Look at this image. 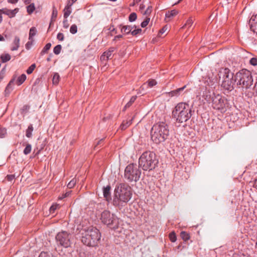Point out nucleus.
<instances>
[{
	"mask_svg": "<svg viewBox=\"0 0 257 257\" xmlns=\"http://www.w3.org/2000/svg\"><path fill=\"white\" fill-rule=\"evenodd\" d=\"M212 106L214 109L223 110L226 104V99L220 94L213 93L212 97Z\"/></svg>",
	"mask_w": 257,
	"mask_h": 257,
	"instance_id": "9d476101",
	"label": "nucleus"
},
{
	"mask_svg": "<svg viewBox=\"0 0 257 257\" xmlns=\"http://www.w3.org/2000/svg\"><path fill=\"white\" fill-rule=\"evenodd\" d=\"M33 126L32 124L29 125L27 130H26V136L27 138H31L32 136V132L33 131Z\"/></svg>",
	"mask_w": 257,
	"mask_h": 257,
	"instance_id": "a878e982",
	"label": "nucleus"
},
{
	"mask_svg": "<svg viewBox=\"0 0 257 257\" xmlns=\"http://www.w3.org/2000/svg\"><path fill=\"white\" fill-rule=\"evenodd\" d=\"M132 196L131 187L127 184L120 183L114 189L111 203L120 210L126 205Z\"/></svg>",
	"mask_w": 257,
	"mask_h": 257,
	"instance_id": "f257e3e1",
	"label": "nucleus"
},
{
	"mask_svg": "<svg viewBox=\"0 0 257 257\" xmlns=\"http://www.w3.org/2000/svg\"><path fill=\"white\" fill-rule=\"evenodd\" d=\"M31 2V0H25V3L27 5V4H29Z\"/></svg>",
	"mask_w": 257,
	"mask_h": 257,
	"instance_id": "338daca9",
	"label": "nucleus"
},
{
	"mask_svg": "<svg viewBox=\"0 0 257 257\" xmlns=\"http://www.w3.org/2000/svg\"><path fill=\"white\" fill-rule=\"evenodd\" d=\"M232 257H247V256H246L245 255H243L242 256H240L238 254L234 253L233 254Z\"/></svg>",
	"mask_w": 257,
	"mask_h": 257,
	"instance_id": "0e129e2a",
	"label": "nucleus"
},
{
	"mask_svg": "<svg viewBox=\"0 0 257 257\" xmlns=\"http://www.w3.org/2000/svg\"><path fill=\"white\" fill-rule=\"evenodd\" d=\"M39 257H48V253L47 251H42Z\"/></svg>",
	"mask_w": 257,
	"mask_h": 257,
	"instance_id": "49530a36",
	"label": "nucleus"
},
{
	"mask_svg": "<svg viewBox=\"0 0 257 257\" xmlns=\"http://www.w3.org/2000/svg\"><path fill=\"white\" fill-rule=\"evenodd\" d=\"M7 134V130L5 128L0 126V138H4Z\"/></svg>",
	"mask_w": 257,
	"mask_h": 257,
	"instance_id": "58836bf2",
	"label": "nucleus"
},
{
	"mask_svg": "<svg viewBox=\"0 0 257 257\" xmlns=\"http://www.w3.org/2000/svg\"><path fill=\"white\" fill-rule=\"evenodd\" d=\"M100 219L102 223L107 226L113 225L116 226L118 224L117 217L114 214L111 213L108 210H104L101 213Z\"/></svg>",
	"mask_w": 257,
	"mask_h": 257,
	"instance_id": "1a4fd4ad",
	"label": "nucleus"
},
{
	"mask_svg": "<svg viewBox=\"0 0 257 257\" xmlns=\"http://www.w3.org/2000/svg\"><path fill=\"white\" fill-rule=\"evenodd\" d=\"M19 0H8L9 3L16 4L18 2Z\"/></svg>",
	"mask_w": 257,
	"mask_h": 257,
	"instance_id": "bf43d9fd",
	"label": "nucleus"
},
{
	"mask_svg": "<svg viewBox=\"0 0 257 257\" xmlns=\"http://www.w3.org/2000/svg\"><path fill=\"white\" fill-rule=\"evenodd\" d=\"M60 79V76L57 73L54 74L52 78V83L54 85H57L58 84Z\"/></svg>",
	"mask_w": 257,
	"mask_h": 257,
	"instance_id": "cd10ccee",
	"label": "nucleus"
},
{
	"mask_svg": "<svg viewBox=\"0 0 257 257\" xmlns=\"http://www.w3.org/2000/svg\"><path fill=\"white\" fill-rule=\"evenodd\" d=\"M169 135L168 125L164 122L155 124L152 127L151 136L152 140L156 144L164 142Z\"/></svg>",
	"mask_w": 257,
	"mask_h": 257,
	"instance_id": "f03ea898",
	"label": "nucleus"
},
{
	"mask_svg": "<svg viewBox=\"0 0 257 257\" xmlns=\"http://www.w3.org/2000/svg\"><path fill=\"white\" fill-rule=\"evenodd\" d=\"M76 183V180L75 179H73L71 180L67 184V187L69 188H72Z\"/></svg>",
	"mask_w": 257,
	"mask_h": 257,
	"instance_id": "ea45409f",
	"label": "nucleus"
},
{
	"mask_svg": "<svg viewBox=\"0 0 257 257\" xmlns=\"http://www.w3.org/2000/svg\"><path fill=\"white\" fill-rule=\"evenodd\" d=\"M14 81H15V79L13 78L12 79L9 83V84H8L7 87H6V89H8L9 88H11V85H13L14 84Z\"/></svg>",
	"mask_w": 257,
	"mask_h": 257,
	"instance_id": "603ef678",
	"label": "nucleus"
},
{
	"mask_svg": "<svg viewBox=\"0 0 257 257\" xmlns=\"http://www.w3.org/2000/svg\"><path fill=\"white\" fill-rule=\"evenodd\" d=\"M61 49V46L60 45H57L54 47L53 52L56 55H58L59 54H60Z\"/></svg>",
	"mask_w": 257,
	"mask_h": 257,
	"instance_id": "f704fd0d",
	"label": "nucleus"
},
{
	"mask_svg": "<svg viewBox=\"0 0 257 257\" xmlns=\"http://www.w3.org/2000/svg\"><path fill=\"white\" fill-rule=\"evenodd\" d=\"M111 187L110 185H107L106 187L103 188V195L105 200L109 202L112 201V199L111 198L110 194Z\"/></svg>",
	"mask_w": 257,
	"mask_h": 257,
	"instance_id": "f8f14e48",
	"label": "nucleus"
},
{
	"mask_svg": "<svg viewBox=\"0 0 257 257\" xmlns=\"http://www.w3.org/2000/svg\"><path fill=\"white\" fill-rule=\"evenodd\" d=\"M81 235L82 242L89 246H96L101 238L99 230L93 226L83 229Z\"/></svg>",
	"mask_w": 257,
	"mask_h": 257,
	"instance_id": "7ed1b4c3",
	"label": "nucleus"
},
{
	"mask_svg": "<svg viewBox=\"0 0 257 257\" xmlns=\"http://www.w3.org/2000/svg\"><path fill=\"white\" fill-rule=\"evenodd\" d=\"M109 30L111 32H113L114 33V34H116L117 33V31L116 30H115V29L114 28V26L112 25L111 26H110V27L109 28Z\"/></svg>",
	"mask_w": 257,
	"mask_h": 257,
	"instance_id": "5fc2aeb1",
	"label": "nucleus"
},
{
	"mask_svg": "<svg viewBox=\"0 0 257 257\" xmlns=\"http://www.w3.org/2000/svg\"><path fill=\"white\" fill-rule=\"evenodd\" d=\"M167 30V28L165 27H163L160 31V33H161V34H163Z\"/></svg>",
	"mask_w": 257,
	"mask_h": 257,
	"instance_id": "e2e57ef3",
	"label": "nucleus"
},
{
	"mask_svg": "<svg viewBox=\"0 0 257 257\" xmlns=\"http://www.w3.org/2000/svg\"><path fill=\"white\" fill-rule=\"evenodd\" d=\"M152 10V6L148 7L146 11L145 12V15H149L151 13Z\"/></svg>",
	"mask_w": 257,
	"mask_h": 257,
	"instance_id": "09e8293b",
	"label": "nucleus"
},
{
	"mask_svg": "<svg viewBox=\"0 0 257 257\" xmlns=\"http://www.w3.org/2000/svg\"><path fill=\"white\" fill-rule=\"evenodd\" d=\"M178 14V11L176 10H173L171 11H168L166 13V18L165 20L167 22H169L170 21L171 19L175 16H176Z\"/></svg>",
	"mask_w": 257,
	"mask_h": 257,
	"instance_id": "f3484780",
	"label": "nucleus"
},
{
	"mask_svg": "<svg viewBox=\"0 0 257 257\" xmlns=\"http://www.w3.org/2000/svg\"><path fill=\"white\" fill-rule=\"evenodd\" d=\"M158 163L156 154L151 151H146L140 156L139 167L145 171H150L155 168Z\"/></svg>",
	"mask_w": 257,
	"mask_h": 257,
	"instance_id": "39448f33",
	"label": "nucleus"
},
{
	"mask_svg": "<svg viewBox=\"0 0 257 257\" xmlns=\"http://www.w3.org/2000/svg\"><path fill=\"white\" fill-rule=\"evenodd\" d=\"M48 50V44H46L44 47V48H43V50L42 51L41 54L42 55L45 54V53H46L47 52Z\"/></svg>",
	"mask_w": 257,
	"mask_h": 257,
	"instance_id": "8fccbe9b",
	"label": "nucleus"
},
{
	"mask_svg": "<svg viewBox=\"0 0 257 257\" xmlns=\"http://www.w3.org/2000/svg\"><path fill=\"white\" fill-rule=\"evenodd\" d=\"M193 20L192 17H190L185 23V25L182 27L184 28H190L193 24Z\"/></svg>",
	"mask_w": 257,
	"mask_h": 257,
	"instance_id": "c85d7f7f",
	"label": "nucleus"
},
{
	"mask_svg": "<svg viewBox=\"0 0 257 257\" xmlns=\"http://www.w3.org/2000/svg\"><path fill=\"white\" fill-rule=\"evenodd\" d=\"M141 175V171L139 169V166L136 164H130L125 169L124 178L130 182H136L139 180Z\"/></svg>",
	"mask_w": 257,
	"mask_h": 257,
	"instance_id": "6e6552de",
	"label": "nucleus"
},
{
	"mask_svg": "<svg viewBox=\"0 0 257 257\" xmlns=\"http://www.w3.org/2000/svg\"><path fill=\"white\" fill-rule=\"evenodd\" d=\"M4 14L8 16L10 18H13L15 16L16 14L18 12L19 9L16 8L13 10H9L7 9H2Z\"/></svg>",
	"mask_w": 257,
	"mask_h": 257,
	"instance_id": "dca6fc26",
	"label": "nucleus"
},
{
	"mask_svg": "<svg viewBox=\"0 0 257 257\" xmlns=\"http://www.w3.org/2000/svg\"><path fill=\"white\" fill-rule=\"evenodd\" d=\"M121 38H122V35H118L115 36L114 37V39H113V41H116L117 39H120Z\"/></svg>",
	"mask_w": 257,
	"mask_h": 257,
	"instance_id": "4d7b16f0",
	"label": "nucleus"
},
{
	"mask_svg": "<svg viewBox=\"0 0 257 257\" xmlns=\"http://www.w3.org/2000/svg\"><path fill=\"white\" fill-rule=\"evenodd\" d=\"M37 32V30L35 27H32L30 30L29 32V40L33 39V37L35 36Z\"/></svg>",
	"mask_w": 257,
	"mask_h": 257,
	"instance_id": "7c9ffc66",
	"label": "nucleus"
},
{
	"mask_svg": "<svg viewBox=\"0 0 257 257\" xmlns=\"http://www.w3.org/2000/svg\"><path fill=\"white\" fill-rule=\"evenodd\" d=\"M77 32V27L76 25L73 24L72 25L70 28V32L72 34H75Z\"/></svg>",
	"mask_w": 257,
	"mask_h": 257,
	"instance_id": "4c0bfd02",
	"label": "nucleus"
},
{
	"mask_svg": "<svg viewBox=\"0 0 257 257\" xmlns=\"http://www.w3.org/2000/svg\"><path fill=\"white\" fill-rule=\"evenodd\" d=\"M36 65L35 64H32L27 70L26 72L28 74L32 73L34 69L36 68Z\"/></svg>",
	"mask_w": 257,
	"mask_h": 257,
	"instance_id": "c9c22d12",
	"label": "nucleus"
},
{
	"mask_svg": "<svg viewBox=\"0 0 257 257\" xmlns=\"http://www.w3.org/2000/svg\"><path fill=\"white\" fill-rule=\"evenodd\" d=\"M0 58L2 62L4 63L10 61L11 58V56L9 54L4 53L1 55Z\"/></svg>",
	"mask_w": 257,
	"mask_h": 257,
	"instance_id": "4be33fe9",
	"label": "nucleus"
},
{
	"mask_svg": "<svg viewBox=\"0 0 257 257\" xmlns=\"http://www.w3.org/2000/svg\"><path fill=\"white\" fill-rule=\"evenodd\" d=\"M60 208V205L58 203H53L49 208V213L53 214Z\"/></svg>",
	"mask_w": 257,
	"mask_h": 257,
	"instance_id": "5701e85b",
	"label": "nucleus"
},
{
	"mask_svg": "<svg viewBox=\"0 0 257 257\" xmlns=\"http://www.w3.org/2000/svg\"><path fill=\"white\" fill-rule=\"evenodd\" d=\"M30 40V41L28 42L26 45V48L28 50L30 49V48L31 47V46L32 45V44H33V39H32L31 40Z\"/></svg>",
	"mask_w": 257,
	"mask_h": 257,
	"instance_id": "a18cd8bd",
	"label": "nucleus"
},
{
	"mask_svg": "<svg viewBox=\"0 0 257 257\" xmlns=\"http://www.w3.org/2000/svg\"><path fill=\"white\" fill-rule=\"evenodd\" d=\"M136 99H137V96H133L131 98L130 101L124 106L123 110L124 111L127 108L130 107L132 105V104L135 101Z\"/></svg>",
	"mask_w": 257,
	"mask_h": 257,
	"instance_id": "393cba45",
	"label": "nucleus"
},
{
	"mask_svg": "<svg viewBox=\"0 0 257 257\" xmlns=\"http://www.w3.org/2000/svg\"><path fill=\"white\" fill-rule=\"evenodd\" d=\"M218 75L220 78L222 76L223 78L221 87L228 91L232 90L235 82L233 74L230 70L227 68H222L220 69Z\"/></svg>",
	"mask_w": 257,
	"mask_h": 257,
	"instance_id": "0eeeda50",
	"label": "nucleus"
},
{
	"mask_svg": "<svg viewBox=\"0 0 257 257\" xmlns=\"http://www.w3.org/2000/svg\"><path fill=\"white\" fill-rule=\"evenodd\" d=\"M77 0H68L67 2V5L72 7L74 3H75Z\"/></svg>",
	"mask_w": 257,
	"mask_h": 257,
	"instance_id": "864d4df0",
	"label": "nucleus"
},
{
	"mask_svg": "<svg viewBox=\"0 0 257 257\" xmlns=\"http://www.w3.org/2000/svg\"><path fill=\"white\" fill-rule=\"evenodd\" d=\"M137 18V14L135 13H131L128 17L130 22H132L135 21Z\"/></svg>",
	"mask_w": 257,
	"mask_h": 257,
	"instance_id": "e433bc0d",
	"label": "nucleus"
},
{
	"mask_svg": "<svg viewBox=\"0 0 257 257\" xmlns=\"http://www.w3.org/2000/svg\"><path fill=\"white\" fill-rule=\"evenodd\" d=\"M57 38L59 40V41H63L64 40V35L63 34L61 33H59L58 34H57Z\"/></svg>",
	"mask_w": 257,
	"mask_h": 257,
	"instance_id": "de8ad7c7",
	"label": "nucleus"
},
{
	"mask_svg": "<svg viewBox=\"0 0 257 257\" xmlns=\"http://www.w3.org/2000/svg\"><path fill=\"white\" fill-rule=\"evenodd\" d=\"M180 236L182 238V239L184 240L185 241H186L188 240H189L190 237L189 234L184 231H182L181 232Z\"/></svg>",
	"mask_w": 257,
	"mask_h": 257,
	"instance_id": "bb28decb",
	"label": "nucleus"
},
{
	"mask_svg": "<svg viewBox=\"0 0 257 257\" xmlns=\"http://www.w3.org/2000/svg\"><path fill=\"white\" fill-rule=\"evenodd\" d=\"M64 18L67 19L72 12L71 7L66 5L64 9Z\"/></svg>",
	"mask_w": 257,
	"mask_h": 257,
	"instance_id": "412c9836",
	"label": "nucleus"
},
{
	"mask_svg": "<svg viewBox=\"0 0 257 257\" xmlns=\"http://www.w3.org/2000/svg\"><path fill=\"white\" fill-rule=\"evenodd\" d=\"M13 47L11 49L12 51H16L18 49L20 46V38L16 36L15 37L13 42Z\"/></svg>",
	"mask_w": 257,
	"mask_h": 257,
	"instance_id": "a211bd4d",
	"label": "nucleus"
},
{
	"mask_svg": "<svg viewBox=\"0 0 257 257\" xmlns=\"http://www.w3.org/2000/svg\"><path fill=\"white\" fill-rule=\"evenodd\" d=\"M26 75L25 74H22L21 76L18 77L16 82V84L18 85H21L26 80Z\"/></svg>",
	"mask_w": 257,
	"mask_h": 257,
	"instance_id": "b1692460",
	"label": "nucleus"
},
{
	"mask_svg": "<svg viewBox=\"0 0 257 257\" xmlns=\"http://www.w3.org/2000/svg\"><path fill=\"white\" fill-rule=\"evenodd\" d=\"M114 50H115V48L114 47H110V48H109V49H108V50L107 51L108 52L112 54V53L114 52Z\"/></svg>",
	"mask_w": 257,
	"mask_h": 257,
	"instance_id": "680f3d73",
	"label": "nucleus"
},
{
	"mask_svg": "<svg viewBox=\"0 0 257 257\" xmlns=\"http://www.w3.org/2000/svg\"><path fill=\"white\" fill-rule=\"evenodd\" d=\"M253 187L257 190V178L254 181Z\"/></svg>",
	"mask_w": 257,
	"mask_h": 257,
	"instance_id": "052dcab7",
	"label": "nucleus"
},
{
	"mask_svg": "<svg viewBox=\"0 0 257 257\" xmlns=\"http://www.w3.org/2000/svg\"><path fill=\"white\" fill-rule=\"evenodd\" d=\"M57 11L54 7H53V12H52V14L51 20L53 21V20L56 19L57 17Z\"/></svg>",
	"mask_w": 257,
	"mask_h": 257,
	"instance_id": "79ce46f5",
	"label": "nucleus"
},
{
	"mask_svg": "<svg viewBox=\"0 0 257 257\" xmlns=\"http://www.w3.org/2000/svg\"><path fill=\"white\" fill-rule=\"evenodd\" d=\"M14 175H8L6 177L7 179L9 181H12L15 178Z\"/></svg>",
	"mask_w": 257,
	"mask_h": 257,
	"instance_id": "3c124183",
	"label": "nucleus"
},
{
	"mask_svg": "<svg viewBox=\"0 0 257 257\" xmlns=\"http://www.w3.org/2000/svg\"><path fill=\"white\" fill-rule=\"evenodd\" d=\"M63 26L65 28H67L69 26V25L67 23V19H65V20L63 21Z\"/></svg>",
	"mask_w": 257,
	"mask_h": 257,
	"instance_id": "6e6d98bb",
	"label": "nucleus"
},
{
	"mask_svg": "<svg viewBox=\"0 0 257 257\" xmlns=\"http://www.w3.org/2000/svg\"><path fill=\"white\" fill-rule=\"evenodd\" d=\"M121 29V32L124 35H128L131 33L132 30L134 29L135 26L130 25H122L120 24L118 26Z\"/></svg>",
	"mask_w": 257,
	"mask_h": 257,
	"instance_id": "4468645a",
	"label": "nucleus"
},
{
	"mask_svg": "<svg viewBox=\"0 0 257 257\" xmlns=\"http://www.w3.org/2000/svg\"><path fill=\"white\" fill-rule=\"evenodd\" d=\"M186 88V85L182 87L177 88L175 90H172L168 93L169 96L170 97H178L180 96L184 91V89Z\"/></svg>",
	"mask_w": 257,
	"mask_h": 257,
	"instance_id": "2eb2a0df",
	"label": "nucleus"
},
{
	"mask_svg": "<svg viewBox=\"0 0 257 257\" xmlns=\"http://www.w3.org/2000/svg\"><path fill=\"white\" fill-rule=\"evenodd\" d=\"M234 81L238 87L247 89L249 88L253 82V78L251 72L245 69H241L234 75Z\"/></svg>",
	"mask_w": 257,
	"mask_h": 257,
	"instance_id": "423d86ee",
	"label": "nucleus"
},
{
	"mask_svg": "<svg viewBox=\"0 0 257 257\" xmlns=\"http://www.w3.org/2000/svg\"><path fill=\"white\" fill-rule=\"evenodd\" d=\"M150 19L149 18H147L143 22L141 23V27L142 28L146 27L149 24L150 22Z\"/></svg>",
	"mask_w": 257,
	"mask_h": 257,
	"instance_id": "a19ab883",
	"label": "nucleus"
},
{
	"mask_svg": "<svg viewBox=\"0 0 257 257\" xmlns=\"http://www.w3.org/2000/svg\"><path fill=\"white\" fill-rule=\"evenodd\" d=\"M4 40V38L1 35H0V41H3Z\"/></svg>",
	"mask_w": 257,
	"mask_h": 257,
	"instance_id": "69168bd1",
	"label": "nucleus"
},
{
	"mask_svg": "<svg viewBox=\"0 0 257 257\" xmlns=\"http://www.w3.org/2000/svg\"><path fill=\"white\" fill-rule=\"evenodd\" d=\"M169 239L171 240V241H172L173 242H175L177 240V237H176V234L174 231L171 232L169 234Z\"/></svg>",
	"mask_w": 257,
	"mask_h": 257,
	"instance_id": "72a5a7b5",
	"label": "nucleus"
},
{
	"mask_svg": "<svg viewBox=\"0 0 257 257\" xmlns=\"http://www.w3.org/2000/svg\"><path fill=\"white\" fill-rule=\"evenodd\" d=\"M172 116L179 123L186 122L192 116L191 108L186 102L178 103L172 111Z\"/></svg>",
	"mask_w": 257,
	"mask_h": 257,
	"instance_id": "20e7f679",
	"label": "nucleus"
},
{
	"mask_svg": "<svg viewBox=\"0 0 257 257\" xmlns=\"http://www.w3.org/2000/svg\"><path fill=\"white\" fill-rule=\"evenodd\" d=\"M35 10L34 4H31L27 7V11L29 14H31Z\"/></svg>",
	"mask_w": 257,
	"mask_h": 257,
	"instance_id": "c756f323",
	"label": "nucleus"
},
{
	"mask_svg": "<svg viewBox=\"0 0 257 257\" xmlns=\"http://www.w3.org/2000/svg\"><path fill=\"white\" fill-rule=\"evenodd\" d=\"M3 14H4V13H3V11L2 9H0V24L2 22V21H3V17H2Z\"/></svg>",
	"mask_w": 257,
	"mask_h": 257,
	"instance_id": "13d9d810",
	"label": "nucleus"
},
{
	"mask_svg": "<svg viewBox=\"0 0 257 257\" xmlns=\"http://www.w3.org/2000/svg\"><path fill=\"white\" fill-rule=\"evenodd\" d=\"M112 54L111 53L108 52V51L104 52L102 55H101L100 59V60L103 61H107L111 57Z\"/></svg>",
	"mask_w": 257,
	"mask_h": 257,
	"instance_id": "aec40b11",
	"label": "nucleus"
},
{
	"mask_svg": "<svg viewBox=\"0 0 257 257\" xmlns=\"http://www.w3.org/2000/svg\"><path fill=\"white\" fill-rule=\"evenodd\" d=\"M135 27V29H133L131 31V35H132L133 36H137L138 35V34H139L140 33H141V32H142V29H136V26H134Z\"/></svg>",
	"mask_w": 257,
	"mask_h": 257,
	"instance_id": "2f4dec72",
	"label": "nucleus"
},
{
	"mask_svg": "<svg viewBox=\"0 0 257 257\" xmlns=\"http://www.w3.org/2000/svg\"><path fill=\"white\" fill-rule=\"evenodd\" d=\"M71 235L66 231H62L59 232L56 236L57 242L61 246L64 247H68L71 245Z\"/></svg>",
	"mask_w": 257,
	"mask_h": 257,
	"instance_id": "9b49d317",
	"label": "nucleus"
},
{
	"mask_svg": "<svg viewBox=\"0 0 257 257\" xmlns=\"http://www.w3.org/2000/svg\"><path fill=\"white\" fill-rule=\"evenodd\" d=\"M249 24L251 30L257 33V15L251 18Z\"/></svg>",
	"mask_w": 257,
	"mask_h": 257,
	"instance_id": "ddd939ff",
	"label": "nucleus"
},
{
	"mask_svg": "<svg viewBox=\"0 0 257 257\" xmlns=\"http://www.w3.org/2000/svg\"><path fill=\"white\" fill-rule=\"evenodd\" d=\"M133 118L127 120L126 121H123L121 124L120 126V128L121 130H124L127 128L132 123Z\"/></svg>",
	"mask_w": 257,
	"mask_h": 257,
	"instance_id": "6ab92c4d",
	"label": "nucleus"
},
{
	"mask_svg": "<svg viewBox=\"0 0 257 257\" xmlns=\"http://www.w3.org/2000/svg\"><path fill=\"white\" fill-rule=\"evenodd\" d=\"M32 147L31 145L29 144H27L26 145V148L24 150V153L25 155H28L30 154L31 152Z\"/></svg>",
	"mask_w": 257,
	"mask_h": 257,
	"instance_id": "473e14b6",
	"label": "nucleus"
},
{
	"mask_svg": "<svg viewBox=\"0 0 257 257\" xmlns=\"http://www.w3.org/2000/svg\"><path fill=\"white\" fill-rule=\"evenodd\" d=\"M148 85L150 87L155 86L157 84L156 81L154 79H151V80H148Z\"/></svg>",
	"mask_w": 257,
	"mask_h": 257,
	"instance_id": "c03bdc74",
	"label": "nucleus"
},
{
	"mask_svg": "<svg viewBox=\"0 0 257 257\" xmlns=\"http://www.w3.org/2000/svg\"><path fill=\"white\" fill-rule=\"evenodd\" d=\"M249 63L250 65L252 66H256L257 65V58H252L249 60Z\"/></svg>",
	"mask_w": 257,
	"mask_h": 257,
	"instance_id": "37998d69",
	"label": "nucleus"
},
{
	"mask_svg": "<svg viewBox=\"0 0 257 257\" xmlns=\"http://www.w3.org/2000/svg\"><path fill=\"white\" fill-rule=\"evenodd\" d=\"M141 0H134V3H139Z\"/></svg>",
	"mask_w": 257,
	"mask_h": 257,
	"instance_id": "774afa93",
	"label": "nucleus"
}]
</instances>
